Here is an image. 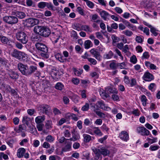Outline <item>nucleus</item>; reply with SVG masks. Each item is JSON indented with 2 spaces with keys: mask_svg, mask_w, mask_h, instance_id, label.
<instances>
[{
  "mask_svg": "<svg viewBox=\"0 0 160 160\" xmlns=\"http://www.w3.org/2000/svg\"><path fill=\"white\" fill-rule=\"evenodd\" d=\"M33 30L35 33L46 37L49 36L50 33L49 29L45 26H35Z\"/></svg>",
  "mask_w": 160,
  "mask_h": 160,
  "instance_id": "f257e3e1",
  "label": "nucleus"
},
{
  "mask_svg": "<svg viewBox=\"0 0 160 160\" xmlns=\"http://www.w3.org/2000/svg\"><path fill=\"white\" fill-rule=\"evenodd\" d=\"M92 150L94 153L98 157L101 154L106 156L109 153V151L107 148L104 146H100L98 147V148L95 147H92Z\"/></svg>",
  "mask_w": 160,
  "mask_h": 160,
  "instance_id": "f03ea898",
  "label": "nucleus"
},
{
  "mask_svg": "<svg viewBox=\"0 0 160 160\" xmlns=\"http://www.w3.org/2000/svg\"><path fill=\"white\" fill-rule=\"evenodd\" d=\"M12 56L17 59L25 60L27 58V55L25 53L18 51L16 49L14 50L12 54Z\"/></svg>",
  "mask_w": 160,
  "mask_h": 160,
  "instance_id": "7ed1b4c3",
  "label": "nucleus"
},
{
  "mask_svg": "<svg viewBox=\"0 0 160 160\" xmlns=\"http://www.w3.org/2000/svg\"><path fill=\"white\" fill-rule=\"evenodd\" d=\"M16 37L18 41L23 44L26 43L28 42V36L23 32H17L16 33Z\"/></svg>",
  "mask_w": 160,
  "mask_h": 160,
  "instance_id": "20e7f679",
  "label": "nucleus"
},
{
  "mask_svg": "<svg viewBox=\"0 0 160 160\" xmlns=\"http://www.w3.org/2000/svg\"><path fill=\"white\" fill-rule=\"evenodd\" d=\"M3 19L5 22L11 24L16 23L18 21L17 17L12 16H5L3 17Z\"/></svg>",
  "mask_w": 160,
  "mask_h": 160,
  "instance_id": "39448f33",
  "label": "nucleus"
},
{
  "mask_svg": "<svg viewBox=\"0 0 160 160\" xmlns=\"http://www.w3.org/2000/svg\"><path fill=\"white\" fill-rule=\"evenodd\" d=\"M137 132L142 136L149 135L150 132L144 127H139L137 128Z\"/></svg>",
  "mask_w": 160,
  "mask_h": 160,
  "instance_id": "423d86ee",
  "label": "nucleus"
},
{
  "mask_svg": "<svg viewBox=\"0 0 160 160\" xmlns=\"http://www.w3.org/2000/svg\"><path fill=\"white\" fill-rule=\"evenodd\" d=\"M18 68L23 75L27 76L28 66L21 63H19L18 65Z\"/></svg>",
  "mask_w": 160,
  "mask_h": 160,
  "instance_id": "0eeeda50",
  "label": "nucleus"
},
{
  "mask_svg": "<svg viewBox=\"0 0 160 160\" xmlns=\"http://www.w3.org/2000/svg\"><path fill=\"white\" fill-rule=\"evenodd\" d=\"M142 78L144 81L147 82H150L154 79L153 75L148 72H146L144 73Z\"/></svg>",
  "mask_w": 160,
  "mask_h": 160,
  "instance_id": "6e6552de",
  "label": "nucleus"
},
{
  "mask_svg": "<svg viewBox=\"0 0 160 160\" xmlns=\"http://www.w3.org/2000/svg\"><path fill=\"white\" fill-rule=\"evenodd\" d=\"M119 137L122 140L127 142L129 140V134L126 131H122L119 134Z\"/></svg>",
  "mask_w": 160,
  "mask_h": 160,
  "instance_id": "1a4fd4ad",
  "label": "nucleus"
},
{
  "mask_svg": "<svg viewBox=\"0 0 160 160\" xmlns=\"http://www.w3.org/2000/svg\"><path fill=\"white\" fill-rule=\"evenodd\" d=\"M27 24L29 27H32L34 25L38 24L39 22V20L36 18H29L26 20Z\"/></svg>",
  "mask_w": 160,
  "mask_h": 160,
  "instance_id": "9d476101",
  "label": "nucleus"
},
{
  "mask_svg": "<svg viewBox=\"0 0 160 160\" xmlns=\"http://www.w3.org/2000/svg\"><path fill=\"white\" fill-rule=\"evenodd\" d=\"M99 13L101 18H103L104 20L107 21L109 19V18L110 16V14L108 12L102 10L99 11Z\"/></svg>",
  "mask_w": 160,
  "mask_h": 160,
  "instance_id": "9b49d317",
  "label": "nucleus"
},
{
  "mask_svg": "<svg viewBox=\"0 0 160 160\" xmlns=\"http://www.w3.org/2000/svg\"><path fill=\"white\" fill-rule=\"evenodd\" d=\"M37 49L41 52H46L48 50L47 47L44 44L41 43H37L36 44Z\"/></svg>",
  "mask_w": 160,
  "mask_h": 160,
  "instance_id": "f8f14e48",
  "label": "nucleus"
},
{
  "mask_svg": "<svg viewBox=\"0 0 160 160\" xmlns=\"http://www.w3.org/2000/svg\"><path fill=\"white\" fill-rule=\"evenodd\" d=\"M90 52L93 57L95 58L96 59L99 61L101 60V56L99 53L96 51L95 49L93 48L91 49Z\"/></svg>",
  "mask_w": 160,
  "mask_h": 160,
  "instance_id": "ddd939ff",
  "label": "nucleus"
},
{
  "mask_svg": "<svg viewBox=\"0 0 160 160\" xmlns=\"http://www.w3.org/2000/svg\"><path fill=\"white\" fill-rule=\"evenodd\" d=\"M38 71L37 67L35 65H31L28 67L27 75H31L32 73L37 72Z\"/></svg>",
  "mask_w": 160,
  "mask_h": 160,
  "instance_id": "4468645a",
  "label": "nucleus"
},
{
  "mask_svg": "<svg viewBox=\"0 0 160 160\" xmlns=\"http://www.w3.org/2000/svg\"><path fill=\"white\" fill-rule=\"evenodd\" d=\"M97 104L98 105V108H100L102 109L105 110H108L109 109H111V108L107 106H106L104 102L102 101H98Z\"/></svg>",
  "mask_w": 160,
  "mask_h": 160,
  "instance_id": "2eb2a0df",
  "label": "nucleus"
},
{
  "mask_svg": "<svg viewBox=\"0 0 160 160\" xmlns=\"http://www.w3.org/2000/svg\"><path fill=\"white\" fill-rule=\"evenodd\" d=\"M39 108L43 113L47 114L48 112L49 107L47 104H43L39 106Z\"/></svg>",
  "mask_w": 160,
  "mask_h": 160,
  "instance_id": "dca6fc26",
  "label": "nucleus"
},
{
  "mask_svg": "<svg viewBox=\"0 0 160 160\" xmlns=\"http://www.w3.org/2000/svg\"><path fill=\"white\" fill-rule=\"evenodd\" d=\"M25 152L26 150L24 148H20L18 150L17 156L19 158H22L23 157Z\"/></svg>",
  "mask_w": 160,
  "mask_h": 160,
  "instance_id": "f3484780",
  "label": "nucleus"
},
{
  "mask_svg": "<svg viewBox=\"0 0 160 160\" xmlns=\"http://www.w3.org/2000/svg\"><path fill=\"white\" fill-rule=\"evenodd\" d=\"M31 122V119L28 116H25L23 117L22 122L24 124H26L27 126H28Z\"/></svg>",
  "mask_w": 160,
  "mask_h": 160,
  "instance_id": "a211bd4d",
  "label": "nucleus"
},
{
  "mask_svg": "<svg viewBox=\"0 0 160 160\" xmlns=\"http://www.w3.org/2000/svg\"><path fill=\"white\" fill-rule=\"evenodd\" d=\"M26 130V127L24 124L19 125L18 129L15 128V130L18 133L23 132Z\"/></svg>",
  "mask_w": 160,
  "mask_h": 160,
  "instance_id": "6ab92c4d",
  "label": "nucleus"
},
{
  "mask_svg": "<svg viewBox=\"0 0 160 160\" xmlns=\"http://www.w3.org/2000/svg\"><path fill=\"white\" fill-rule=\"evenodd\" d=\"M113 56V53L111 51L105 53L103 56V58L104 59H109L111 58Z\"/></svg>",
  "mask_w": 160,
  "mask_h": 160,
  "instance_id": "aec40b11",
  "label": "nucleus"
},
{
  "mask_svg": "<svg viewBox=\"0 0 160 160\" xmlns=\"http://www.w3.org/2000/svg\"><path fill=\"white\" fill-rule=\"evenodd\" d=\"M93 131V135H95L99 136H101L103 135L102 133L98 127H94Z\"/></svg>",
  "mask_w": 160,
  "mask_h": 160,
  "instance_id": "412c9836",
  "label": "nucleus"
},
{
  "mask_svg": "<svg viewBox=\"0 0 160 160\" xmlns=\"http://www.w3.org/2000/svg\"><path fill=\"white\" fill-rule=\"evenodd\" d=\"M145 64L146 67L149 68L150 69L152 70L157 69V67L154 64L151 63L148 61H146L145 62Z\"/></svg>",
  "mask_w": 160,
  "mask_h": 160,
  "instance_id": "4be33fe9",
  "label": "nucleus"
},
{
  "mask_svg": "<svg viewBox=\"0 0 160 160\" xmlns=\"http://www.w3.org/2000/svg\"><path fill=\"white\" fill-rule=\"evenodd\" d=\"M84 45V48L86 49H88L93 46V44L90 40H87L85 41Z\"/></svg>",
  "mask_w": 160,
  "mask_h": 160,
  "instance_id": "5701e85b",
  "label": "nucleus"
},
{
  "mask_svg": "<svg viewBox=\"0 0 160 160\" xmlns=\"http://www.w3.org/2000/svg\"><path fill=\"white\" fill-rule=\"evenodd\" d=\"M98 18H99L97 14H94L92 16L91 21L93 22L99 23L101 21Z\"/></svg>",
  "mask_w": 160,
  "mask_h": 160,
  "instance_id": "b1692460",
  "label": "nucleus"
},
{
  "mask_svg": "<svg viewBox=\"0 0 160 160\" xmlns=\"http://www.w3.org/2000/svg\"><path fill=\"white\" fill-rule=\"evenodd\" d=\"M72 137L68 140H70L71 141H75L79 139L80 138V136L79 134H75L73 132H72Z\"/></svg>",
  "mask_w": 160,
  "mask_h": 160,
  "instance_id": "393cba45",
  "label": "nucleus"
},
{
  "mask_svg": "<svg viewBox=\"0 0 160 160\" xmlns=\"http://www.w3.org/2000/svg\"><path fill=\"white\" fill-rule=\"evenodd\" d=\"M82 136L84 138V141L85 142H89L91 140L92 138H94V137H92L90 135L87 134H83Z\"/></svg>",
  "mask_w": 160,
  "mask_h": 160,
  "instance_id": "a878e982",
  "label": "nucleus"
},
{
  "mask_svg": "<svg viewBox=\"0 0 160 160\" xmlns=\"http://www.w3.org/2000/svg\"><path fill=\"white\" fill-rule=\"evenodd\" d=\"M99 92L100 95L103 99H105L108 97V94L105 92L103 89L101 88H100Z\"/></svg>",
  "mask_w": 160,
  "mask_h": 160,
  "instance_id": "bb28decb",
  "label": "nucleus"
},
{
  "mask_svg": "<svg viewBox=\"0 0 160 160\" xmlns=\"http://www.w3.org/2000/svg\"><path fill=\"white\" fill-rule=\"evenodd\" d=\"M15 15L17 17L20 19L23 18L26 16V14L24 12L20 11H16Z\"/></svg>",
  "mask_w": 160,
  "mask_h": 160,
  "instance_id": "cd10ccee",
  "label": "nucleus"
},
{
  "mask_svg": "<svg viewBox=\"0 0 160 160\" xmlns=\"http://www.w3.org/2000/svg\"><path fill=\"white\" fill-rule=\"evenodd\" d=\"M73 70L75 75L78 76H80L83 72L82 69H77L75 68H73Z\"/></svg>",
  "mask_w": 160,
  "mask_h": 160,
  "instance_id": "c85d7f7f",
  "label": "nucleus"
},
{
  "mask_svg": "<svg viewBox=\"0 0 160 160\" xmlns=\"http://www.w3.org/2000/svg\"><path fill=\"white\" fill-rule=\"evenodd\" d=\"M45 120V117L44 116H38L35 119V121L37 124L41 123Z\"/></svg>",
  "mask_w": 160,
  "mask_h": 160,
  "instance_id": "c756f323",
  "label": "nucleus"
},
{
  "mask_svg": "<svg viewBox=\"0 0 160 160\" xmlns=\"http://www.w3.org/2000/svg\"><path fill=\"white\" fill-rule=\"evenodd\" d=\"M56 59L61 62H63L65 59L62 55L59 53H58L55 55Z\"/></svg>",
  "mask_w": 160,
  "mask_h": 160,
  "instance_id": "7c9ffc66",
  "label": "nucleus"
},
{
  "mask_svg": "<svg viewBox=\"0 0 160 160\" xmlns=\"http://www.w3.org/2000/svg\"><path fill=\"white\" fill-rule=\"evenodd\" d=\"M139 29L141 31H143L146 35H149V29L148 28H144L142 26H140L139 27Z\"/></svg>",
  "mask_w": 160,
  "mask_h": 160,
  "instance_id": "2f4dec72",
  "label": "nucleus"
},
{
  "mask_svg": "<svg viewBox=\"0 0 160 160\" xmlns=\"http://www.w3.org/2000/svg\"><path fill=\"white\" fill-rule=\"evenodd\" d=\"M64 86L63 84L60 82H58L56 83L55 86V88L59 90H62L63 89Z\"/></svg>",
  "mask_w": 160,
  "mask_h": 160,
  "instance_id": "473e14b6",
  "label": "nucleus"
},
{
  "mask_svg": "<svg viewBox=\"0 0 160 160\" xmlns=\"http://www.w3.org/2000/svg\"><path fill=\"white\" fill-rule=\"evenodd\" d=\"M81 30H83L87 32H91L92 31L91 28L88 25H82Z\"/></svg>",
  "mask_w": 160,
  "mask_h": 160,
  "instance_id": "72a5a7b5",
  "label": "nucleus"
},
{
  "mask_svg": "<svg viewBox=\"0 0 160 160\" xmlns=\"http://www.w3.org/2000/svg\"><path fill=\"white\" fill-rule=\"evenodd\" d=\"M72 143L70 142H68L67 144L63 149V151L64 152H67L70 150L71 148Z\"/></svg>",
  "mask_w": 160,
  "mask_h": 160,
  "instance_id": "f704fd0d",
  "label": "nucleus"
},
{
  "mask_svg": "<svg viewBox=\"0 0 160 160\" xmlns=\"http://www.w3.org/2000/svg\"><path fill=\"white\" fill-rule=\"evenodd\" d=\"M118 67L120 69H127L126 64L125 62L118 63Z\"/></svg>",
  "mask_w": 160,
  "mask_h": 160,
  "instance_id": "c9c22d12",
  "label": "nucleus"
},
{
  "mask_svg": "<svg viewBox=\"0 0 160 160\" xmlns=\"http://www.w3.org/2000/svg\"><path fill=\"white\" fill-rule=\"evenodd\" d=\"M160 148V146L158 145H152L150 146L149 150L151 151H154L157 150Z\"/></svg>",
  "mask_w": 160,
  "mask_h": 160,
  "instance_id": "e433bc0d",
  "label": "nucleus"
},
{
  "mask_svg": "<svg viewBox=\"0 0 160 160\" xmlns=\"http://www.w3.org/2000/svg\"><path fill=\"white\" fill-rule=\"evenodd\" d=\"M157 139L158 138L156 137L153 138H147L146 139V140L150 144H151L156 142L157 141Z\"/></svg>",
  "mask_w": 160,
  "mask_h": 160,
  "instance_id": "4c0bfd02",
  "label": "nucleus"
},
{
  "mask_svg": "<svg viewBox=\"0 0 160 160\" xmlns=\"http://www.w3.org/2000/svg\"><path fill=\"white\" fill-rule=\"evenodd\" d=\"M55 139V138L50 135L47 136L45 138V140L46 141L50 143H52L53 142Z\"/></svg>",
  "mask_w": 160,
  "mask_h": 160,
  "instance_id": "58836bf2",
  "label": "nucleus"
},
{
  "mask_svg": "<svg viewBox=\"0 0 160 160\" xmlns=\"http://www.w3.org/2000/svg\"><path fill=\"white\" fill-rule=\"evenodd\" d=\"M0 41L2 43L5 44H7L9 41V39L6 37L1 36L0 39Z\"/></svg>",
  "mask_w": 160,
  "mask_h": 160,
  "instance_id": "ea45409f",
  "label": "nucleus"
},
{
  "mask_svg": "<svg viewBox=\"0 0 160 160\" xmlns=\"http://www.w3.org/2000/svg\"><path fill=\"white\" fill-rule=\"evenodd\" d=\"M81 25L78 23H74L72 26L73 28L74 29L78 31L81 30Z\"/></svg>",
  "mask_w": 160,
  "mask_h": 160,
  "instance_id": "a19ab883",
  "label": "nucleus"
},
{
  "mask_svg": "<svg viewBox=\"0 0 160 160\" xmlns=\"http://www.w3.org/2000/svg\"><path fill=\"white\" fill-rule=\"evenodd\" d=\"M150 31L152 33L153 35L156 36L158 34V33L157 32L158 30L154 27L152 26L150 28Z\"/></svg>",
  "mask_w": 160,
  "mask_h": 160,
  "instance_id": "79ce46f5",
  "label": "nucleus"
},
{
  "mask_svg": "<svg viewBox=\"0 0 160 160\" xmlns=\"http://www.w3.org/2000/svg\"><path fill=\"white\" fill-rule=\"evenodd\" d=\"M141 100L142 105L144 106H145L147 104V101L148 100L146 97L144 95L141 96Z\"/></svg>",
  "mask_w": 160,
  "mask_h": 160,
  "instance_id": "37998d69",
  "label": "nucleus"
},
{
  "mask_svg": "<svg viewBox=\"0 0 160 160\" xmlns=\"http://www.w3.org/2000/svg\"><path fill=\"white\" fill-rule=\"evenodd\" d=\"M52 122L51 120L47 121L45 125L47 129H50L52 127Z\"/></svg>",
  "mask_w": 160,
  "mask_h": 160,
  "instance_id": "c03bdc74",
  "label": "nucleus"
},
{
  "mask_svg": "<svg viewBox=\"0 0 160 160\" xmlns=\"http://www.w3.org/2000/svg\"><path fill=\"white\" fill-rule=\"evenodd\" d=\"M48 50L46 52H42L40 53V55L44 59H47L49 57V55L48 54Z\"/></svg>",
  "mask_w": 160,
  "mask_h": 160,
  "instance_id": "a18cd8bd",
  "label": "nucleus"
},
{
  "mask_svg": "<svg viewBox=\"0 0 160 160\" xmlns=\"http://www.w3.org/2000/svg\"><path fill=\"white\" fill-rule=\"evenodd\" d=\"M9 75L11 78L16 79L18 78V75L17 73L13 72H11L9 73Z\"/></svg>",
  "mask_w": 160,
  "mask_h": 160,
  "instance_id": "49530a36",
  "label": "nucleus"
},
{
  "mask_svg": "<svg viewBox=\"0 0 160 160\" xmlns=\"http://www.w3.org/2000/svg\"><path fill=\"white\" fill-rule=\"evenodd\" d=\"M156 88V84L153 83H150L148 86V89L152 92L154 91Z\"/></svg>",
  "mask_w": 160,
  "mask_h": 160,
  "instance_id": "de8ad7c7",
  "label": "nucleus"
},
{
  "mask_svg": "<svg viewBox=\"0 0 160 160\" xmlns=\"http://www.w3.org/2000/svg\"><path fill=\"white\" fill-rule=\"evenodd\" d=\"M118 63L112 62L110 64L109 67L112 70H116L118 68Z\"/></svg>",
  "mask_w": 160,
  "mask_h": 160,
  "instance_id": "09e8293b",
  "label": "nucleus"
},
{
  "mask_svg": "<svg viewBox=\"0 0 160 160\" xmlns=\"http://www.w3.org/2000/svg\"><path fill=\"white\" fill-rule=\"evenodd\" d=\"M108 92L113 94H117L118 91L115 88H109L108 89Z\"/></svg>",
  "mask_w": 160,
  "mask_h": 160,
  "instance_id": "8fccbe9b",
  "label": "nucleus"
},
{
  "mask_svg": "<svg viewBox=\"0 0 160 160\" xmlns=\"http://www.w3.org/2000/svg\"><path fill=\"white\" fill-rule=\"evenodd\" d=\"M114 52L116 53L120 57V58L122 61L123 60L124 58L122 55L121 52L117 48H116L114 49Z\"/></svg>",
  "mask_w": 160,
  "mask_h": 160,
  "instance_id": "3c124183",
  "label": "nucleus"
},
{
  "mask_svg": "<svg viewBox=\"0 0 160 160\" xmlns=\"http://www.w3.org/2000/svg\"><path fill=\"white\" fill-rule=\"evenodd\" d=\"M150 57L149 53L148 52H144L141 57V59H148Z\"/></svg>",
  "mask_w": 160,
  "mask_h": 160,
  "instance_id": "603ef678",
  "label": "nucleus"
},
{
  "mask_svg": "<svg viewBox=\"0 0 160 160\" xmlns=\"http://www.w3.org/2000/svg\"><path fill=\"white\" fill-rule=\"evenodd\" d=\"M38 7L40 8L43 9L46 7V2H41L38 4Z\"/></svg>",
  "mask_w": 160,
  "mask_h": 160,
  "instance_id": "864d4df0",
  "label": "nucleus"
},
{
  "mask_svg": "<svg viewBox=\"0 0 160 160\" xmlns=\"http://www.w3.org/2000/svg\"><path fill=\"white\" fill-rule=\"evenodd\" d=\"M58 71L57 69L54 67H52L50 71V73L52 75H53L54 76H56L58 73Z\"/></svg>",
  "mask_w": 160,
  "mask_h": 160,
  "instance_id": "5fc2aeb1",
  "label": "nucleus"
},
{
  "mask_svg": "<svg viewBox=\"0 0 160 160\" xmlns=\"http://www.w3.org/2000/svg\"><path fill=\"white\" fill-rule=\"evenodd\" d=\"M122 33L128 37L131 36L133 34L132 32L129 30H126L123 31Z\"/></svg>",
  "mask_w": 160,
  "mask_h": 160,
  "instance_id": "6e6d98bb",
  "label": "nucleus"
},
{
  "mask_svg": "<svg viewBox=\"0 0 160 160\" xmlns=\"http://www.w3.org/2000/svg\"><path fill=\"white\" fill-rule=\"evenodd\" d=\"M64 135L67 138H69L71 136V133L70 131L67 129H65L63 132Z\"/></svg>",
  "mask_w": 160,
  "mask_h": 160,
  "instance_id": "4d7b16f0",
  "label": "nucleus"
},
{
  "mask_svg": "<svg viewBox=\"0 0 160 160\" xmlns=\"http://www.w3.org/2000/svg\"><path fill=\"white\" fill-rule=\"evenodd\" d=\"M130 61L131 62L134 64L136 63L137 61V59L136 56L134 55L132 56L130 58Z\"/></svg>",
  "mask_w": 160,
  "mask_h": 160,
  "instance_id": "13d9d810",
  "label": "nucleus"
},
{
  "mask_svg": "<svg viewBox=\"0 0 160 160\" xmlns=\"http://www.w3.org/2000/svg\"><path fill=\"white\" fill-rule=\"evenodd\" d=\"M72 82L75 85H78L80 82V80L78 78H73L72 79Z\"/></svg>",
  "mask_w": 160,
  "mask_h": 160,
  "instance_id": "bf43d9fd",
  "label": "nucleus"
},
{
  "mask_svg": "<svg viewBox=\"0 0 160 160\" xmlns=\"http://www.w3.org/2000/svg\"><path fill=\"white\" fill-rule=\"evenodd\" d=\"M15 143V141L13 139H11L7 142V143L11 148H12L13 144Z\"/></svg>",
  "mask_w": 160,
  "mask_h": 160,
  "instance_id": "052dcab7",
  "label": "nucleus"
},
{
  "mask_svg": "<svg viewBox=\"0 0 160 160\" xmlns=\"http://www.w3.org/2000/svg\"><path fill=\"white\" fill-rule=\"evenodd\" d=\"M91 109L96 112L97 110L98 109V104L96 105L95 104H91Z\"/></svg>",
  "mask_w": 160,
  "mask_h": 160,
  "instance_id": "680f3d73",
  "label": "nucleus"
},
{
  "mask_svg": "<svg viewBox=\"0 0 160 160\" xmlns=\"http://www.w3.org/2000/svg\"><path fill=\"white\" fill-rule=\"evenodd\" d=\"M79 92L80 93V95L82 98H86L87 96L86 90H80L79 91Z\"/></svg>",
  "mask_w": 160,
  "mask_h": 160,
  "instance_id": "e2e57ef3",
  "label": "nucleus"
},
{
  "mask_svg": "<svg viewBox=\"0 0 160 160\" xmlns=\"http://www.w3.org/2000/svg\"><path fill=\"white\" fill-rule=\"evenodd\" d=\"M127 26L132 30L134 31L136 29V27L135 26L131 24L129 22H127Z\"/></svg>",
  "mask_w": 160,
  "mask_h": 160,
  "instance_id": "0e129e2a",
  "label": "nucleus"
},
{
  "mask_svg": "<svg viewBox=\"0 0 160 160\" xmlns=\"http://www.w3.org/2000/svg\"><path fill=\"white\" fill-rule=\"evenodd\" d=\"M132 113L136 116H139L140 112L138 109H133L132 111Z\"/></svg>",
  "mask_w": 160,
  "mask_h": 160,
  "instance_id": "69168bd1",
  "label": "nucleus"
},
{
  "mask_svg": "<svg viewBox=\"0 0 160 160\" xmlns=\"http://www.w3.org/2000/svg\"><path fill=\"white\" fill-rule=\"evenodd\" d=\"M89 107V105L88 103H86L85 105H84L82 108V110L83 111H88Z\"/></svg>",
  "mask_w": 160,
  "mask_h": 160,
  "instance_id": "338daca9",
  "label": "nucleus"
},
{
  "mask_svg": "<svg viewBox=\"0 0 160 160\" xmlns=\"http://www.w3.org/2000/svg\"><path fill=\"white\" fill-rule=\"evenodd\" d=\"M136 41L138 43H141L143 41V39L140 36H137L135 38Z\"/></svg>",
  "mask_w": 160,
  "mask_h": 160,
  "instance_id": "774afa93",
  "label": "nucleus"
}]
</instances>
